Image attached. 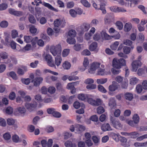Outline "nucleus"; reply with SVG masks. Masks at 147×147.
I'll return each mask as SVG.
<instances>
[{"label": "nucleus", "mask_w": 147, "mask_h": 147, "mask_svg": "<svg viewBox=\"0 0 147 147\" xmlns=\"http://www.w3.org/2000/svg\"><path fill=\"white\" fill-rule=\"evenodd\" d=\"M62 61V59L60 55H57L55 58V63L57 66H59Z\"/></svg>", "instance_id": "5701e85b"}, {"label": "nucleus", "mask_w": 147, "mask_h": 147, "mask_svg": "<svg viewBox=\"0 0 147 147\" xmlns=\"http://www.w3.org/2000/svg\"><path fill=\"white\" fill-rule=\"evenodd\" d=\"M142 63L140 61L135 60L134 61L131 63L132 71L135 72L136 71L138 67H140Z\"/></svg>", "instance_id": "423d86ee"}, {"label": "nucleus", "mask_w": 147, "mask_h": 147, "mask_svg": "<svg viewBox=\"0 0 147 147\" xmlns=\"http://www.w3.org/2000/svg\"><path fill=\"white\" fill-rule=\"evenodd\" d=\"M125 99L127 100L131 101L134 98L133 94L131 92H126L124 94Z\"/></svg>", "instance_id": "4468645a"}, {"label": "nucleus", "mask_w": 147, "mask_h": 147, "mask_svg": "<svg viewBox=\"0 0 147 147\" xmlns=\"http://www.w3.org/2000/svg\"><path fill=\"white\" fill-rule=\"evenodd\" d=\"M97 43L96 42H92L89 47V49L91 51L95 50L97 48Z\"/></svg>", "instance_id": "b1692460"}, {"label": "nucleus", "mask_w": 147, "mask_h": 147, "mask_svg": "<svg viewBox=\"0 0 147 147\" xmlns=\"http://www.w3.org/2000/svg\"><path fill=\"white\" fill-rule=\"evenodd\" d=\"M48 72L51 73L52 74L54 75H57L58 74V73L51 71V70L49 69H45L44 70V73H46Z\"/></svg>", "instance_id": "de8ad7c7"}, {"label": "nucleus", "mask_w": 147, "mask_h": 147, "mask_svg": "<svg viewBox=\"0 0 147 147\" xmlns=\"http://www.w3.org/2000/svg\"><path fill=\"white\" fill-rule=\"evenodd\" d=\"M67 41L69 44H74L76 42L75 39L74 38H69L67 40Z\"/></svg>", "instance_id": "58836bf2"}, {"label": "nucleus", "mask_w": 147, "mask_h": 147, "mask_svg": "<svg viewBox=\"0 0 147 147\" xmlns=\"http://www.w3.org/2000/svg\"><path fill=\"white\" fill-rule=\"evenodd\" d=\"M96 88V86L94 84H90L86 86V88L90 90L95 89Z\"/></svg>", "instance_id": "a18cd8bd"}, {"label": "nucleus", "mask_w": 147, "mask_h": 147, "mask_svg": "<svg viewBox=\"0 0 147 147\" xmlns=\"http://www.w3.org/2000/svg\"><path fill=\"white\" fill-rule=\"evenodd\" d=\"M90 27V24L88 23H85L81 26V29L83 32L87 31Z\"/></svg>", "instance_id": "dca6fc26"}, {"label": "nucleus", "mask_w": 147, "mask_h": 147, "mask_svg": "<svg viewBox=\"0 0 147 147\" xmlns=\"http://www.w3.org/2000/svg\"><path fill=\"white\" fill-rule=\"evenodd\" d=\"M69 53V49H64L62 52V56L63 57H65L68 55Z\"/></svg>", "instance_id": "5fc2aeb1"}, {"label": "nucleus", "mask_w": 147, "mask_h": 147, "mask_svg": "<svg viewBox=\"0 0 147 147\" xmlns=\"http://www.w3.org/2000/svg\"><path fill=\"white\" fill-rule=\"evenodd\" d=\"M84 126L76 124H75V132L76 133L79 134L84 131L85 129Z\"/></svg>", "instance_id": "6e6552de"}, {"label": "nucleus", "mask_w": 147, "mask_h": 147, "mask_svg": "<svg viewBox=\"0 0 147 147\" xmlns=\"http://www.w3.org/2000/svg\"><path fill=\"white\" fill-rule=\"evenodd\" d=\"M21 80L23 84L26 85L29 84L30 82V79L29 78L22 79Z\"/></svg>", "instance_id": "338daca9"}, {"label": "nucleus", "mask_w": 147, "mask_h": 147, "mask_svg": "<svg viewBox=\"0 0 147 147\" xmlns=\"http://www.w3.org/2000/svg\"><path fill=\"white\" fill-rule=\"evenodd\" d=\"M123 77L121 76H118L115 78V80L119 83H120L123 81Z\"/></svg>", "instance_id": "680f3d73"}, {"label": "nucleus", "mask_w": 147, "mask_h": 147, "mask_svg": "<svg viewBox=\"0 0 147 147\" xmlns=\"http://www.w3.org/2000/svg\"><path fill=\"white\" fill-rule=\"evenodd\" d=\"M48 92L51 94H53L55 92L56 89L55 87L50 86L48 89Z\"/></svg>", "instance_id": "13d9d810"}, {"label": "nucleus", "mask_w": 147, "mask_h": 147, "mask_svg": "<svg viewBox=\"0 0 147 147\" xmlns=\"http://www.w3.org/2000/svg\"><path fill=\"white\" fill-rule=\"evenodd\" d=\"M144 70L142 68L139 69L137 72V74L139 76H142L143 74H144Z\"/></svg>", "instance_id": "69168bd1"}, {"label": "nucleus", "mask_w": 147, "mask_h": 147, "mask_svg": "<svg viewBox=\"0 0 147 147\" xmlns=\"http://www.w3.org/2000/svg\"><path fill=\"white\" fill-rule=\"evenodd\" d=\"M68 34L70 37L74 38L76 36V32L75 30L72 29L69 31Z\"/></svg>", "instance_id": "c85d7f7f"}, {"label": "nucleus", "mask_w": 147, "mask_h": 147, "mask_svg": "<svg viewBox=\"0 0 147 147\" xmlns=\"http://www.w3.org/2000/svg\"><path fill=\"white\" fill-rule=\"evenodd\" d=\"M133 120L135 123H138L139 121V117L137 114H135L134 115L133 117Z\"/></svg>", "instance_id": "c9c22d12"}, {"label": "nucleus", "mask_w": 147, "mask_h": 147, "mask_svg": "<svg viewBox=\"0 0 147 147\" xmlns=\"http://www.w3.org/2000/svg\"><path fill=\"white\" fill-rule=\"evenodd\" d=\"M89 63V62L88 58H84L83 63V65L84 68L81 67L80 68V70L82 71H84L88 67Z\"/></svg>", "instance_id": "a211bd4d"}, {"label": "nucleus", "mask_w": 147, "mask_h": 147, "mask_svg": "<svg viewBox=\"0 0 147 147\" xmlns=\"http://www.w3.org/2000/svg\"><path fill=\"white\" fill-rule=\"evenodd\" d=\"M119 44V43L118 42H115L114 43L111 45L110 46L111 48L113 50H116L117 49Z\"/></svg>", "instance_id": "72a5a7b5"}, {"label": "nucleus", "mask_w": 147, "mask_h": 147, "mask_svg": "<svg viewBox=\"0 0 147 147\" xmlns=\"http://www.w3.org/2000/svg\"><path fill=\"white\" fill-rule=\"evenodd\" d=\"M101 36L103 40H109L111 38V36L107 34L105 31H102L101 32Z\"/></svg>", "instance_id": "412c9836"}, {"label": "nucleus", "mask_w": 147, "mask_h": 147, "mask_svg": "<svg viewBox=\"0 0 147 147\" xmlns=\"http://www.w3.org/2000/svg\"><path fill=\"white\" fill-rule=\"evenodd\" d=\"M140 136L139 134L137 131H134L129 133V136L131 138H136Z\"/></svg>", "instance_id": "cd10ccee"}, {"label": "nucleus", "mask_w": 147, "mask_h": 147, "mask_svg": "<svg viewBox=\"0 0 147 147\" xmlns=\"http://www.w3.org/2000/svg\"><path fill=\"white\" fill-rule=\"evenodd\" d=\"M80 106H82V107H84L85 105L83 103L81 104L78 101H76L74 102L73 104V106L76 109H78Z\"/></svg>", "instance_id": "bb28decb"}, {"label": "nucleus", "mask_w": 147, "mask_h": 147, "mask_svg": "<svg viewBox=\"0 0 147 147\" xmlns=\"http://www.w3.org/2000/svg\"><path fill=\"white\" fill-rule=\"evenodd\" d=\"M69 13L72 17L74 18L76 17L77 13L76 11L73 9H71L69 11Z\"/></svg>", "instance_id": "6e6d98bb"}, {"label": "nucleus", "mask_w": 147, "mask_h": 147, "mask_svg": "<svg viewBox=\"0 0 147 147\" xmlns=\"http://www.w3.org/2000/svg\"><path fill=\"white\" fill-rule=\"evenodd\" d=\"M88 102L90 104L95 106H97L102 104V101L100 99H97L96 100L91 98H88Z\"/></svg>", "instance_id": "20e7f679"}, {"label": "nucleus", "mask_w": 147, "mask_h": 147, "mask_svg": "<svg viewBox=\"0 0 147 147\" xmlns=\"http://www.w3.org/2000/svg\"><path fill=\"white\" fill-rule=\"evenodd\" d=\"M12 139L13 141L15 143H18L20 140L18 136L16 134L14 135L13 136Z\"/></svg>", "instance_id": "c03bdc74"}, {"label": "nucleus", "mask_w": 147, "mask_h": 147, "mask_svg": "<svg viewBox=\"0 0 147 147\" xmlns=\"http://www.w3.org/2000/svg\"><path fill=\"white\" fill-rule=\"evenodd\" d=\"M105 74V69H98L96 74L97 75H103Z\"/></svg>", "instance_id": "bf43d9fd"}, {"label": "nucleus", "mask_w": 147, "mask_h": 147, "mask_svg": "<svg viewBox=\"0 0 147 147\" xmlns=\"http://www.w3.org/2000/svg\"><path fill=\"white\" fill-rule=\"evenodd\" d=\"M139 81V80L138 78L133 77L130 79L129 84L131 85H134L137 84Z\"/></svg>", "instance_id": "4be33fe9"}, {"label": "nucleus", "mask_w": 147, "mask_h": 147, "mask_svg": "<svg viewBox=\"0 0 147 147\" xmlns=\"http://www.w3.org/2000/svg\"><path fill=\"white\" fill-rule=\"evenodd\" d=\"M109 105L110 108L112 110L116 108L117 104L116 101L114 98H111L110 99L109 101Z\"/></svg>", "instance_id": "ddd939ff"}, {"label": "nucleus", "mask_w": 147, "mask_h": 147, "mask_svg": "<svg viewBox=\"0 0 147 147\" xmlns=\"http://www.w3.org/2000/svg\"><path fill=\"white\" fill-rule=\"evenodd\" d=\"M24 41L27 43H30L32 40V37L29 36H24Z\"/></svg>", "instance_id": "7c9ffc66"}, {"label": "nucleus", "mask_w": 147, "mask_h": 147, "mask_svg": "<svg viewBox=\"0 0 147 147\" xmlns=\"http://www.w3.org/2000/svg\"><path fill=\"white\" fill-rule=\"evenodd\" d=\"M81 44H76L74 46V49L77 51H79L81 49Z\"/></svg>", "instance_id": "774afa93"}, {"label": "nucleus", "mask_w": 147, "mask_h": 147, "mask_svg": "<svg viewBox=\"0 0 147 147\" xmlns=\"http://www.w3.org/2000/svg\"><path fill=\"white\" fill-rule=\"evenodd\" d=\"M7 124L9 125H13L15 122V120L12 118H8L7 120Z\"/></svg>", "instance_id": "603ef678"}, {"label": "nucleus", "mask_w": 147, "mask_h": 147, "mask_svg": "<svg viewBox=\"0 0 147 147\" xmlns=\"http://www.w3.org/2000/svg\"><path fill=\"white\" fill-rule=\"evenodd\" d=\"M115 25L119 30H121L123 28V24L120 21H117L115 23Z\"/></svg>", "instance_id": "e433bc0d"}, {"label": "nucleus", "mask_w": 147, "mask_h": 147, "mask_svg": "<svg viewBox=\"0 0 147 147\" xmlns=\"http://www.w3.org/2000/svg\"><path fill=\"white\" fill-rule=\"evenodd\" d=\"M101 129L104 131H110L112 130L110 125L109 123L104 124L101 126Z\"/></svg>", "instance_id": "6ab92c4d"}, {"label": "nucleus", "mask_w": 147, "mask_h": 147, "mask_svg": "<svg viewBox=\"0 0 147 147\" xmlns=\"http://www.w3.org/2000/svg\"><path fill=\"white\" fill-rule=\"evenodd\" d=\"M123 51L125 53L128 54L130 52V48L127 46L124 47L123 48Z\"/></svg>", "instance_id": "3c124183"}, {"label": "nucleus", "mask_w": 147, "mask_h": 147, "mask_svg": "<svg viewBox=\"0 0 147 147\" xmlns=\"http://www.w3.org/2000/svg\"><path fill=\"white\" fill-rule=\"evenodd\" d=\"M63 67L65 69H69L71 67V65L68 61H65L63 64Z\"/></svg>", "instance_id": "a878e982"}, {"label": "nucleus", "mask_w": 147, "mask_h": 147, "mask_svg": "<svg viewBox=\"0 0 147 147\" xmlns=\"http://www.w3.org/2000/svg\"><path fill=\"white\" fill-rule=\"evenodd\" d=\"M143 88L142 86L139 84L137 85L136 87V91L138 94L141 93L143 90Z\"/></svg>", "instance_id": "c756f323"}, {"label": "nucleus", "mask_w": 147, "mask_h": 147, "mask_svg": "<svg viewBox=\"0 0 147 147\" xmlns=\"http://www.w3.org/2000/svg\"><path fill=\"white\" fill-rule=\"evenodd\" d=\"M86 95L84 94H79L78 95V98L80 100H84L86 99Z\"/></svg>", "instance_id": "ea45409f"}, {"label": "nucleus", "mask_w": 147, "mask_h": 147, "mask_svg": "<svg viewBox=\"0 0 147 147\" xmlns=\"http://www.w3.org/2000/svg\"><path fill=\"white\" fill-rule=\"evenodd\" d=\"M112 64L113 67L119 69L121 68V66L125 65V61L122 58L118 59L117 58H115L113 60Z\"/></svg>", "instance_id": "f257e3e1"}, {"label": "nucleus", "mask_w": 147, "mask_h": 147, "mask_svg": "<svg viewBox=\"0 0 147 147\" xmlns=\"http://www.w3.org/2000/svg\"><path fill=\"white\" fill-rule=\"evenodd\" d=\"M132 28L131 24L129 23H126L124 27V29L125 32H129L130 31Z\"/></svg>", "instance_id": "393cba45"}, {"label": "nucleus", "mask_w": 147, "mask_h": 147, "mask_svg": "<svg viewBox=\"0 0 147 147\" xmlns=\"http://www.w3.org/2000/svg\"><path fill=\"white\" fill-rule=\"evenodd\" d=\"M80 2L86 7H90V4L86 0H81Z\"/></svg>", "instance_id": "09e8293b"}, {"label": "nucleus", "mask_w": 147, "mask_h": 147, "mask_svg": "<svg viewBox=\"0 0 147 147\" xmlns=\"http://www.w3.org/2000/svg\"><path fill=\"white\" fill-rule=\"evenodd\" d=\"M100 63H99L94 62L93 63L89 69L88 70V72L90 74H94L96 69L99 67Z\"/></svg>", "instance_id": "39448f33"}, {"label": "nucleus", "mask_w": 147, "mask_h": 147, "mask_svg": "<svg viewBox=\"0 0 147 147\" xmlns=\"http://www.w3.org/2000/svg\"><path fill=\"white\" fill-rule=\"evenodd\" d=\"M98 88L100 91L102 92L105 93L107 92L106 90L102 85H98Z\"/></svg>", "instance_id": "8fccbe9b"}, {"label": "nucleus", "mask_w": 147, "mask_h": 147, "mask_svg": "<svg viewBox=\"0 0 147 147\" xmlns=\"http://www.w3.org/2000/svg\"><path fill=\"white\" fill-rule=\"evenodd\" d=\"M38 40V38L37 37H35L33 38L32 37V40L31 42H32V46L34 47H36V44Z\"/></svg>", "instance_id": "49530a36"}, {"label": "nucleus", "mask_w": 147, "mask_h": 147, "mask_svg": "<svg viewBox=\"0 0 147 147\" xmlns=\"http://www.w3.org/2000/svg\"><path fill=\"white\" fill-rule=\"evenodd\" d=\"M50 78L52 81H55L57 80L58 78L54 76H51L50 78L47 77L46 79V82H47L49 83L50 81L49 80L50 79Z\"/></svg>", "instance_id": "4d7b16f0"}, {"label": "nucleus", "mask_w": 147, "mask_h": 147, "mask_svg": "<svg viewBox=\"0 0 147 147\" xmlns=\"http://www.w3.org/2000/svg\"><path fill=\"white\" fill-rule=\"evenodd\" d=\"M37 105L36 102H34L31 103H26L25 106L26 108L29 111H31L33 109L36 108Z\"/></svg>", "instance_id": "1a4fd4ad"}, {"label": "nucleus", "mask_w": 147, "mask_h": 147, "mask_svg": "<svg viewBox=\"0 0 147 147\" xmlns=\"http://www.w3.org/2000/svg\"><path fill=\"white\" fill-rule=\"evenodd\" d=\"M105 21L106 24H109L111 22V17L109 14L107 15L105 19Z\"/></svg>", "instance_id": "2f4dec72"}, {"label": "nucleus", "mask_w": 147, "mask_h": 147, "mask_svg": "<svg viewBox=\"0 0 147 147\" xmlns=\"http://www.w3.org/2000/svg\"><path fill=\"white\" fill-rule=\"evenodd\" d=\"M120 141L121 142V145L124 147H128L130 146L129 143L127 142V139L124 137H121Z\"/></svg>", "instance_id": "2eb2a0df"}, {"label": "nucleus", "mask_w": 147, "mask_h": 147, "mask_svg": "<svg viewBox=\"0 0 147 147\" xmlns=\"http://www.w3.org/2000/svg\"><path fill=\"white\" fill-rule=\"evenodd\" d=\"M61 22L60 19H56L54 21V22L55 26L56 27H58L61 25Z\"/></svg>", "instance_id": "4c0bfd02"}, {"label": "nucleus", "mask_w": 147, "mask_h": 147, "mask_svg": "<svg viewBox=\"0 0 147 147\" xmlns=\"http://www.w3.org/2000/svg\"><path fill=\"white\" fill-rule=\"evenodd\" d=\"M45 59L49 66L52 67H56L55 65L53 63L52 58L51 55L49 54L45 56Z\"/></svg>", "instance_id": "0eeeda50"}, {"label": "nucleus", "mask_w": 147, "mask_h": 147, "mask_svg": "<svg viewBox=\"0 0 147 147\" xmlns=\"http://www.w3.org/2000/svg\"><path fill=\"white\" fill-rule=\"evenodd\" d=\"M101 36L103 40H109L111 38V36L107 34L105 31H102L101 32Z\"/></svg>", "instance_id": "aec40b11"}, {"label": "nucleus", "mask_w": 147, "mask_h": 147, "mask_svg": "<svg viewBox=\"0 0 147 147\" xmlns=\"http://www.w3.org/2000/svg\"><path fill=\"white\" fill-rule=\"evenodd\" d=\"M119 87L118 84L115 81H113L112 82V84L109 86L108 89L109 91H115L118 89Z\"/></svg>", "instance_id": "9d476101"}, {"label": "nucleus", "mask_w": 147, "mask_h": 147, "mask_svg": "<svg viewBox=\"0 0 147 147\" xmlns=\"http://www.w3.org/2000/svg\"><path fill=\"white\" fill-rule=\"evenodd\" d=\"M43 78L42 77H36L34 79L32 80L31 82L33 83L34 86H39L43 81Z\"/></svg>", "instance_id": "f8f14e48"}, {"label": "nucleus", "mask_w": 147, "mask_h": 147, "mask_svg": "<svg viewBox=\"0 0 147 147\" xmlns=\"http://www.w3.org/2000/svg\"><path fill=\"white\" fill-rule=\"evenodd\" d=\"M28 20L29 22L32 24H34L36 22L35 18L32 15H29L28 17Z\"/></svg>", "instance_id": "f704fd0d"}, {"label": "nucleus", "mask_w": 147, "mask_h": 147, "mask_svg": "<svg viewBox=\"0 0 147 147\" xmlns=\"http://www.w3.org/2000/svg\"><path fill=\"white\" fill-rule=\"evenodd\" d=\"M107 81V78H101L97 79L96 82L98 84H103L106 83Z\"/></svg>", "instance_id": "473e14b6"}, {"label": "nucleus", "mask_w": 147, "mask_h": 147, "mask_svg": "<svg viewBox=\"0 0 147 147\" xmlns=\"http://www.w3.org/2000/svg\"><path fill=\"white\" fill-rule=\"evenodd\" d=\"M61 45L58 44L56 46L53 45L50 48V51L54 56L61 55Z\"/></svg>", "instance_id": "f03ea898"}, {"label": "nucleus", "mask_w": 147, "mask_h": 147, "mask_svg": "<svg viewBox=\"0 0 147 147\" xmlns=\"http://www.w3.org/2000/svg\"><path fill=\"white\" fill-rule=\"evenodd\" d=\"M42 4L45 7L48 8L49 9L55 11L56 12L58 11V10L54 8L49 3H46L45 2H43Z\"/></svg>", "instance_id": "f3484780"}, {"label": "nucleus", "mask_w": 147, "mask_h": 147, "mask_svg": "<svg viewBox=\"0 0 147 147\" xmlns=\"http://www.w3.org/2000/svg\"><path fill=\"white\" fill-rule=\"evenodd\" d=\"M94 82V80L91 78H88L85 80L84 83L87 84H92Z\"/></svg>", "instance_id": "864d4df0"}, {"label": "nucleus", "mask_w": 147, "mask_h": 147, "mask_svg": "<svg viewBox=\"0 0 147 147\" xmlns=\"http://www.w3.org/2000/svg\"><path fill=\"white\" fill-rule=\"evenodd\" d=\"M29 30L31 33L34 34L36 33L37 30L34 26L32 25L30 28Z\"/></svg>", "instance_id": "a19ab883"}, {"label": "nucleus", "mask_w": 147, "mask_h": 147, "mask_svg": "<svg viewBox=\"0 0 147 147\" xmlns=\"http://www.w3.org/2000/svg\"><path fill=\"white\" fill-rule=\"evenodd\" d=\"M0 56L1 58L3 59H6L7 58L9 55L8 54L5 52H2L1 53Z\"/></svg>", "instance_id": "79ce46f5"}, {"label": "nucleus", "mask_w": 147, "mask_h": 147, "mask_svg": "<svg viewBox=\"0 0 147 147\" xmlns=\"http://www.w3.org/2000/svg\"><path fill=\"white\" fill-rule=\"evenodd\" d=\"M18 35V32L16 30H13L11 32V36L13 38L17 37Z\"/></svg>", "instance_id": "0e129e2a"}, {"label": "nucleus", "mask_w": 147, "mask_h": 147, "mask_svg": "<svg viewBox=\"0 0 147 147\" xmlns=\"http://www.w3.org/2000/svg\"><path fill=\"white\" fill-rule=\"evenodd\" d=\"M110 120L113 126L115 128L119 129H121L122 128V125L118 119H113L112 117H111Z\"/></svg>", "instance_id": "7ed1b4c3"}, {"label": "nucleus", "mask_w": 147, "mask_h": 147, "mask_svg": "<svg viewBox=\"0 0 147 147\" xmlns=\"http://www.w3.org/2000/svg\"><path fill=\"white\" fill-rule=\"evenodd\" d=\"M9 12L10 14L17 16H20L23 15L22 12L16 11L13 9H9Z\"/></svg>", "instance_id": "9b49d317"}, {"label": "nucleus", "mask_w": 147, "mask_h": 147, "mask_svg": "<svg viewBox=\"0 0 147 147\" xmlns=\"http://www.w3.org/2000/svg\"><path fill=\"white\" fill-rule=\"evenodd\" d=\"M104 111V109L102 107H99L97 109V112L99 114L103 113Z\"/></svg>", "instance_id": "052dcab7"}, {"label": "nucleus", "mask_w": 147, "mask_h": 147, "mask_svg": "<svg viewBox=\"0 0 147 147\" xmlns=\"http://www.w3.org/2000/svg\"><path fill=\"white\" fill-rule=\"evenodd\" d=\"M74 5V3L73 1H69L67 3V7L68 8H71L73 7Z\"/></svg>", "instance_id": "e2e57ef3"}, {"label": "nucleus", "mask_w": 147, "mask_h": 147, "mask_svg": "<svg viewBox=\"0 0 147 147\" xmlns=\"http://www.w3.org/2000/svg\"><path fill=\"white\" fill-rule=\"evenodd\" d=\"M5 112L6 113L8 114H11L13 112V109L11 107H8L6 109Z\"/></svg>", "instance_id": "37998d69"}]
</instances>
